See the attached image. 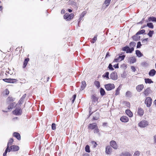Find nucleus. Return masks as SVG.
I'll list each match as a JSON object with an SVG mask.
<instances>
[{
	"label": "nucleus",
	"mask_w": 156,
	"mask_h": 156,
	"mask_svg": "<svg viewBox=\"0 0 156 156\" xmlns=\"http://www.w3.org/2000/svg\"><path fill=\"white\" fill-rule=\"evenodd\" d=\"M136 54L138 57H140L143 55V54L139 50H136Z\"/></svg>",
	"instance_id": "obj_27"
},
{
	"label": "nucleus",
	"mask_w": 156,
	"mask_h": 156,
	"mask_svg": "<svg viewBox=\"0 0 156 156\" xmlns=\"http://www.w3.org/2000/svg\"><path fill=\"white\" fill-rule=\"evenodd\" d=\"M91 98L92 99V104L94 105H96L98 102V98L95 96L92 95Z\"/></svg>",
	"instance_id": "obj_14"
},
{
	"label": "nucleus",
	"mask_w": 156,
	"mask_h": 156,
	"mask_svg": "<svg viewBox=\"0 0 156 156\" xmlns=\"http://www.w3.org/2000/svg\"><path fill=\"white\" fill-rule=\"evenodd\" d=\"M94 84L97 88H98L100 87V83L98 81H95L94 82Z\"/></svg>",
	"instance_id": "obj_35"
},
{
	"label": "nucleus",
	"mask_w": 156,
	"mask_h": 156,
	"mask_svg": "<svg viewBox=\"0 0 156 156\" xmlns=\"http://www.w3.org/2000/svg\"><path fill=\"white\" fill-rule=\"evenodd\" d=\"M139 34H136L134 36H133L132 38L133 40L135 41H138L139 40L140 37L139 36Z\"/></svg>",
	"instance_id": "obj_22"
},
{
	"label": "nucleus",
	"mask_w": 156,
	"mask_h": 156,
	"mask_svg": "<svg viewBox=\"0 0 156 156\" xmlns=\"http://www.w3.org/2000/svg\"><path fill=\"white\" fill-rule=\"evenodd\" d=\"M13 114L17 115H21L22 113V110L20 107H16V109L13 112Z\"/></svg>",
	"instance_id": "obj_2"
},
{
	"label": "nucleus",
	"mask_w": 156,
	"mask_h": 156,
	"mask_svg": "<svg viewBox=\"0 0 156 156\" xmlns=\"http://www.w3.org/2000/svg\"><path fill=\"white\" fill-rule=\"evenodd\" d=\"M85 151L89 153L90 152V147L89 145H87L86 146L85 148Z\"/></svg>",
	"instance_id": "obj_39"
},
{
	"label": "nucleus",
	"mask_w": 156,
	"mask_h": 156,
	"mask_svg": "<svg viewBox=\"0 0 156 156\" xmlns=\"http://www.w3.org/2000/svg\"><path fill=\"white\" fill-rule=\"evenodd\" d=\"M134 48L132 47L131 48H129L128 46H126L122 48V50L123 51H126V53H131L134 50Z\"/></svg>",
	"instance_id": "obj_4"
},
{
	"label": "nucleus",
	"mask_w": 156,
	"mask_h": 156,
	"mask_svg": "<svg viewBox=\"0 0 156 156\" xmlns=\"http://www.w3.org/2000/svg\"><path fill=\"white\" fill-rule=\"evenodd\" d=\"M109 72H107L105 75H103V76L105 77H106L108 79H109Z\"/></svg>",
	"instance_id": "obj_44"
},
{
	"label": "nucleus",
	"mask_w": 156,
	"mask_h": 156,
	"mask_svg": "<svg viewBox=\"0 0 156 156\" xmlns=\"http://www.w3.org/2000/svg\"><path fill=\"white\" fill-rule=\"evenodd\" d=\"M145 32V30H144L143 29L142 30L139 31L138 32H137V34H142L143 33H144Z\"/></svg>",
	"instance_id": "obj_43"
},
{
	"label": "nucleus",
	"mask_w": 156,
	"mask_h": 156,
	"mask_svg": "<svg viewBox=\"0 0 156 156\" xmlns=\"http://www.w3.org/2000/svg\"><path fill=\"white\" fill-rule=\"evenodd\" d=\"M76 97V94H74L73 95V97H72V103H73V102L74 101L75 98Z\"/></svg>",
	"instance_id": "obj_54"
},
{
	"label": "nucleus",
	"mask_w": 156,
	"mask_h": 156,
	"mask_svg": "<svg viewBox=\"0 0 156 156\" xmlns=\"http://www.w3.org/2000/svg\"><path fill=\"white\" fill-rule=\"evenodd\" d=\"M108 68L109 69L111 70H114V68L112 67V65H111V64H110L108 66Z\"/></svg>",
	"instance_id": "obj_50"
},
{
	"label": "nucleus",
	"mask_w": 156,
	"mask_h": 156,
	"mask_svg": "<svg viewBox=\"0 0 156 156\" xmlns=\"http://www.w3.org/2000/svg\"><path fill=\"white\" fill-rule=\"evenodd\" d=\"M140 151H135L133 156H140Z\"/></svg>",
	"instance_id": "obj_36"
},
{
	"label": "nucleus",
	"mask_w": 156,
	"mask_h": 156,
	"mask_svg": "<svg viewBox=\"0 0 156 156\" xmlns=\"http://www.w3.org/2000/svg\"><path fill=\"white\" fill-rule=\"evenodd\" d=\"M147 26H148L149 27L153 28H154V26L151 23H149L147 24Z\"/></svg>",
	"instance_id": "obj_38"
},
{
	"label": "nucleus",
	"mask_w": 156,
	"mask_h": 156,
	"mask_svg": "<svg viewBox=\"0 0 156 156\" xmlns=\"http://www.w3.org/2000/svg\"><path fill=\"white\" fill-rule=\"evenodd\" d=\"M148 38H147L143 39L142 41V43L144 44H145L147 43Z\"/></svg>",
	"instance_id": "obj_45"
},
{
	"label": "nucleus",
	"mask_w": 156,
	"mask_h": 156,
	"mask_svg": "<svg viewBox=\"0 0 156 156\" xmlns=\"http://www.w3.org/2000/svg\"><path fill=\"white\" fill-rule=\"evenodd\" d=\"M5 94L6 95H8V94H9V91L7 89H6L5 90Z\"/></svg>",
	"instance_id": "obj_56"
},
{
	"label": "nucleus",
	"mask_w": 156,
	"mask_h": 156,
	"mask_svg": "<svg viewBox=\"0 0 156 156\" xmlns=\"http://www.w3.org/2000/svg\"><path fill=\"white\" fill-rule=\"evenodd\" d=\"M144 88V85L143 84H140L136 87V90L138 92H141Z\"/></svg>",
	"instance_id": "obj_15"
},
{
	"label": "nucleus",
	"mask_w": 156,
	"mask_h": 156,
	"mask_svg": "<svg viewBox=\"0 0 156 156\" xmlns=\"http://www.w3.org/2000/svg\"><path fill=\"white\" fill-rule=\"evenodd\" d=\"M69 18H70V20L71 19L73 18L74 16V14L73 13H71L69 14Z\"/></svg>",
	"instance_id": "obj_57"
},
{
	"label": "nucleus",
	"mask_w": 156,
	"mask_h": 156,
	"mask_svg": "<svg viewBox=\"0 0 156 156\" xmlns=\"http://www.w3.org/2000/svg\"><path fill=\"white\" fill-rule=\"evenodd\" d=\"M145 80L146 83H153V81L151 79L145 78Z\"/></svg>",
	"instance_id": "obj_31"
},
{
	"label": "nucleus",
	"mask_w": 156,
	"mask_h": 156,
	"mask_svg": "<svg viewBox=\"0 0 156 156\" xmlns=\"http://www.w3.org/2000/svg\"><path fill=\"white\" fill-rule=\"evenodd\" d=\"M88 127L90 129H94L96 128L97 127V126L96 124L95 123H92L90 124Z\"/></svg>",
	"instance_id": "obj_26"
},
{
	"label": "nucleus",
	"mask_w": 156,
	"mask_h": 156,
	"mask_svg": "<svg viewBox=\"0 0 156 156\" xmlns=\"http://www.w3.org/2000/svg\"><path fill=\"white\" fill-rule=\"evenodd\" d=\"M13 141V139L11 138L10 140H9V141L8 143L7 144V147H8L9 148V146L11 145L12 144V143Z\"/></svg>",
	"instance_id": "obj_34"
},
{
	"label": "nucleus",
	"mask_w": 156,
	"mask_h": 156,
	"mask_svg": "<svg viewBox=\"0 0 156 156\" xmlns=\"http://www.w3.org/2000/svg\"><path fill=\"white\" fill-rule=\"evenodd\" d=\"M148 20L149 22H156V18L153 16L150 17L148 18Z\"/></svg>",
	"instance_id": "obj_29"
},
{
	"label": "nucleus",
	"mask_w": 156,
	"mask_h": 156,
	"mask_svg": "<svg viewBox=\"0 0 156 156\" xmlns=\"http://www.w3.org/2000/svg\"><path fill=\"white\" fill-rule=\"evenodd\" d=\"M97 35H96L92 39L91 43H94L97 40Z\"/></svg>",
	"instance_id": "obj_41"
},
{
	"label": "nucleus",
	"mask_w": 156,
	"mask_h": 156,
	"mask_svg": "<svg viewBox=\"0 0 156 156\" xmlns=\"http://www.w3.org/2000/svg\"><path fill=\"white\" fill-rule=\"evenodd\" d=\"M64 18L67 20H70L69 18V14L66 13L64 16Z\"/></svg>",
	"instance_id": "obj_30"
},
{
	"label": "nucleus",
	"mask_w": 156,
	"mask_h": 156,
	"mask_svg": "<svg viewBox=\"0 0 156 156\" xmlns=\"http://www.w3.org/2000/svg\"><path fill=\"white\" fill-rule=\"evenodd\" d=\"M14 136L16 137L18 140L21 139V137L20 134L17 132H14L13 134Z\"/></svg>",
	"instance_id": "obj_19"
},
{
	"label": "nucleus",
	"mask_w": 156,
	"mask_h": 156,
	"mask_svg": "<svg viewBox=\"0 0 156 156\" xmlns=\"http://www.w3.org/2000/svg\"><path fill=\"white\" fill-rule=\"evenodd\" d=\"M137 113L139 115L142 116L144 114V111L143 109L139 107L137 110Z\"/></svg>",
	"instance_id": "obj_16"
},
{
	"label": "nucleus",
	"mask_w": 156,
	"mask_h": 156,
	"mask_svg": "<svg viewBox=\"0 0 156 156\" xmlns=\"http://www.w3.org/2000/svg\"><path fill=\"white\" fill-rule=\"evenodd\" d=\"M156 72V71L154 69H152L149 72V74L150 76H153L155 75Z\"/></svg>",
	"instance_id": "obj_23"
},
{
	"label": "nucleus",
	"mask_w": 156,
	"mask_h": 156,
	"mask_svg": "<svg viewBox=\"0 0 156 156\" xmlns=\"http://www.w3.org/2000/svg\"><path fill=\"white\" fill-rule=\"evenodd\" d=\"M152 103V100L151 98L149 97L146 98L145 101V103L147 105L148 107H150Z\"/></svg>",
	"instance_id": "obj_6"
},
{
	"label": "nucleus",
	"mask_w": 156,
	"mask_h": 156,
	"mask_svg": "<svg viewBox=\"0 0 156 156\" xmlns=\"http://www.w3.org/2000/svg\"><path fill=\"white\" fill-rule=\"evenodd\" d=\"M141 46V42L140 41H139L137 42V48H139L140 47V46Z\"/></svg>",
	"instance_id": "obj_52"
},
{
	"label": "nucleus",
	"mask_w": 156,
	"mask_h": 156,
	"mask_svg": "<svg viewBox=\"0 0 156 156\" xmlns=\"http://www.w3.org/2000/svg\"><path fill=\"white\" fill-rule=\"evenodd\" d=\"M3 80L5 82L13 83L16 81V80L11 79H4Z\"/></svg>",
	"instance_id": "obj_13"
},
{
	"label": "nucleus",
	"mask_w": 156,
	"mask_h": 156,
	"mask_svg": "<svg viewBox=\"0 0 156 156\" xmlns=\"http://www.w3.org/2000/svg\"><path fill=\"white\" fill-rule=\"evenodd\" d=\"M125 112L126 114L130 117H131L133 116V114L130 110L127 109L126 110Z\"/></svg>",
	"instance_id": "obj_20"
},
{
	"label": "nucleus",
	"mask_w": 156,
	"mask_h": 156,
	"mask_svg": "<svg viewBox=\"0 0 156 156\" xmlns=\"http://www.w3.org/2000/svg\"><path fill=\"white\" fill-rule=\"evenodd\" d=\"M125 56L124 55L122 56H119L118 58H115L113 62H119L123 60L125 57Z\"/></svg>",
	"instance_id": "obj_8"
},
{
	"label": "nucleus",
	"mask_w": 156,
	"mask_h": 156,
	"mask_svg": "<svg viewBox=\"0 0 156 156\" xmlns=\"http://www.w3.org/2000/svg\"><path fill=\"white\" fill-rule=\"evenodd\" d=\"M26 96V94H24L22 96V97L20 98V99L19 101V104L20 105H21L23 102L24 99L25 98Z\"/></svg>",
	"instance_id": "obj_24"
},
{
	"label": "nucleus",
	"mask_w": 156,
	"mask_h": 156,
	"mask_svg": "<svg viewBox=\"0 0 156 156\" xmlns=\"http://www.w3.org/2000/svg\"><path fill=\"white\" fill-rule=\"evenodd\" d=\"M112 148L110 146H107L106 147L105 152L108 154H109L111 153L112 151Z\"/></svg>",
	"instance_id": "obj_18"
},
{
	"label": "nucleus",
	"mask_w": 156,
	"mask_h": 156,
	"mask_svg": "<svg viewBox=\"0 0 156 156\" xmlns=\"http://www.w3.org/2000/svg\"><path fill=\"white\" fill-rule=\"evenodd\" d=\"M154 32L153 30H150L147 35L150 37H151L154 34Z\"/></svg>",
	"instance_id": "obj_37"
},
{
	"label": "nucleus",
	"mask_w": 156,
	"mask_h": 156,
	"mask_svg": "<svg viewBox=\"0 0 156 156\" xmlns=\"http://www.w3.org/2000/svg\"><path fill=\"white\" fill-rule=\"evenodd\" d=\"M9 148L8 147H7L6 148V149L5 152L3 154V156H6V154L7 152H9Z\"/></svg>",
	"instance_id": "obj_40"
},
{
	"label": "nucleus",
	"mask_w": 156,
	"mask_h": 156,
	"mask_svg": "<svg viewBox=\"0 0 156 156\" xmlns=\"http://www.w3.org/2000/svg\"><path fill=\"white\" fill-rule=\"evenodd\" d=\"M83 156H89L88 155V154H84Z\"/></svg>",
	"instance_id": "obj_64"
},
{
	"label": "nucleus",
	"mask_w": 156,
	"mask_h": 156,
	"mask_svg": "<svg viewBox=\"0 0 156 156\" xmlns=\"http://www.w3.org/2000/svg\"><path fill=\"white\" fill-rule=\"evenodd\" d=\"M65 12V10H64L62 9V10L61 12V13H62V14L64 13Z\"/></svg>",
	"instance_id": "obj_61"
},
{
	"label": "nucleus",
	"mask_w": 156,
	"mask_h": 156,
	"mask_svg": "<svg viewBox=\"0 0 156 156\" xmlns=\"http://www.w3.org/2000/svg\"><path fill=\"white\" fill-rule=\"evenodd\" d=\"M96 116L95 117H94L93 118V119L94 120H96L98 119L99 117V114L98 113H96Z\"/></svg>",
	"instance_id": "obj_49"
},
{
	"label": "nucleus",
	"mask_w": 156,
	"mask_h": 156,
	"mask_svg": "<svg viewBox=\"0 0 156 156\" xmlns=\"http://www.w3.org/2000/svg\"><path fill=\"white\" fill-rule=\"evenodd\" d=\"M120 90V89L119 87H118L116 89V91H116L115 94V95H117L119 94Z\"/></svg>",
	"instance_id": "obj_46"
},
{
	"label": "nucleus",
	"mask_w": 156,
	"mask_h": 156,
	"mask_svg": "<svg viewBox=\"0 0 156 156\" xmlns=\"http://www.w3.org/2000/svg\"><path fill=\"white\" fill-rule=\"evenodd\" d=\"M105 87L106 90L108 91L111 90L115 88L114 84L110 83L105 84Z\"/></svg>",
	"instance_id": "obj_1"
},
{
	"label": "nucleus",
	"mask_w": 156,
	"mask_h": 156,
	"mask_svg": "<svg viewBox=\"0 0 156 156\" xmlns=\"http://www.w3.org/2000/svg\"><path fill=\"white\" fill-rule=\"evenodd\" d=\"M111 1V0H105L104 2V4L106 5V6H108Z\"/></svg>",
	"instance_id": "obj_42"
},
{
	"label": "nucleus",
	"mask_w": 156,
	"mask_h": 156,
	"mask_svg": "<svg viewBox=\"0 0 156 156\" xmlns=\"http://www.w3.org/2000/svg\"><path fill=\"white\" fill-rule=\"evenodd\" d=\"M120 120L122 122H126L129 121V119L126 116H123L121 117Z\"/></svg>",
	"instance_id": "obj_17"
},
{
	"label": "nucleus",
	"mask_w": 156,
	"mask_h": 156,
	"mask_svg": "<svg viewBox=\"0 0 156 156\" xmlns=\"http://www.w3.org/2000/svg\"><path fill=\"white\" fill-rule=\"evenodd\" d=\"M109 56V53L108 52L107 53L106 55V58L108 57V56Z\"/></svg>",
	"instance_id": "obj_62"
},
{
	"label": "nucleus",
	"mask_w": 156,
	"mask_h": 156,
	"mask_svg": "<svg viewBox=\"0 0 156 156\" xmlns=\"http://www.w3.org/2000/svg\"><path fill=\"white\" fill-rule=\"evenodd\" d=\"M29 58H26L25 59V60L23 62V68H24L26 67V66H27V64L28 62L29 61Z\"/></svg>",
	"instance_id": "obj_28"
},
{
	"label": "nucleus",
	"mask_w": 156,
	"mask_h": 156,
	"mask_svg": "<svg viewBox=\"0 0 156 156\" xmlns=\"http://www.w3.org/2000/svg\"><path fill=\"white\" fill-rule=\"evenodd\" d=\"M136 61V58L134 56H132L129 58L128 59V62H129L130 64L135 63Z\"/></svg>",
	"instance_id": "obj_11"
},
{
	"label": "nucleus",
	"mask_w": 156,
	"mask_h": 156,
	"mask_svg": "<svg viewBox=\"0 0 156 156\" xmlns=\"http://www.w3.org/2000/svg\"><path fill=\"white\" fill-rule=\"evenodd\" d=\"M148 124V122L146 120H142L139 123L138 125L140 127L144 128L147 126Z\"/></svg>",
	"instance_id": "obj_3"
},
{
	"label": "nucleus",
	"mask_w": 156,
	"mask_h": 156,
	"mask_svg": "<svg viewBox=\"0 0 156 156\" xmlns=\"http://www.w3.org/2000/svg\"><path fill=\"white\" fill-rule=\"evenodd\" d=\"M153 139L154 143L156 144V135H155L154 136Z\"/></svg>",
	"instance_id": "obj_59"
},
{
	"label": "nucleus",
	"mask_w": 156,
	"mask_h": 156,
	"mask_svg": "<svg viewBox=\"0 0 156 156\" xmlns=\"http://www.w3.org/2000/svg\"><path fill=\"white\" fill-rule=\"evenodd\" d=\"M19 147L18 146L15 145L11 146L9 150V152L11 151H18L19 150Z\"/></svg>",
	"instance_id": "obj_5"
},
{
	"label": "nucleus",
	"mask_w": 156,
	"mask_h": 156,
	"mask_svg": "<svg viewBox=\"0 0 156 156\" xmlns=\"http://www.w3.org/2000/svg\"><path fill=\"white\" fill-rule=\"evenodd\" d=\"M110 78L113 80H116L118 78V75L116 72H112L110 76Z\"/></svg>",
	"instance_id": "obj_7"
},
{
	"label": "nucleus",
	"mask_w": 156,
	"mask_h": 156,
	"mask_svg": "<svg viewBox=\"0 0 156 156\" xmlns=\"http://www.w3.org/2000/svg\"><path fill=\"white\" fill-rule=\"evenodd\" d=\"M131 92L129 91H127L126 93V97H130L131 96Z\"/></svg>",
	"instance_id": "obj_47"
},
{
	"label": "nucleus",
	"mask_w": 156,
	"mask_h": 156,
	"mask_svg": "<svg viewBox=\"0 0 156 156\" xmlns=\"http://www.w3.org/2000/svg\"><path fill=\"white\" fill-rule=\"evenodd\" d=\"M131 69L133 71V72H135L136 69L134 66H132L131 67Z\"/></svg>",
	"instance_id": "obj_55"
},
{
	"label": "nucleus",
	"mask_w": 156,
	"mask_h": 156,
	"mask_svg": "<svg viewBox=\"0 0 156 156\" xmlns=\"http://www.w3.org/2000/svg\"><path fill=\"white\" fill-rule=\"evenodd\" d=\"M14 100L13 98L12 97H9L7 99V102L8 104L12 102Z\"/></svg>",
	"instance_id": "obj_25"
},
{
	"label": "nucleus",
	"mask_w": 156,
	"mask_h": 156,
	"mask_svg": "<svg viewBox=\"0 0 156 156\" xmlns=\"http://www.w3.org/2000/svg\"><path fill=\"white\" fill-rule=\"evenodd\" d=\"M85 14V13H84V12H83V13L81 14V17L82 16L83 17L84 16V14Z\"/></svg>",
	"instance_id": "obj_63"
},
{
	"label": "nucleus",
	"mask_w": 156,
	"mask_h": 156,
	"mask_svg": "<svg viewBox=\"0 0 156 156\" xmlns=\"http://www.w3.org/2000/svg\"><path fill=\"white\" fill-rule=\"evenodd\" d=\"M94 133H97L98 132V129L97 128V127L94 130Z\"/></svg>",
	"instance_id": "obj_58"
},
{
	"label": "nucleus",
	"mask_w": 156,
	"mask_h": 156,
	"mask_svg": "<svg viewBox=\"0 0 156 156\" xmlns=\"http://www.w3.org/2000/svg\"><path fill=\"white\" fill-rule=\"evenodd\" d=\"M91 143H92V144H93L94 147H96V146L97 145V144L96 143V142H95V141H92Z\"/></svg>",
	"instance_id": "obj_51"
},
{
	"label": "nucleus",
	"mask_w": 156,
	"mask_h": 156,
	"mask_svg": "<svg viewBox=\"0 0 156 156\" xmlns=\"http://www.w3.org/2000/svg\"><path fill=\"white\" fill-rule=\"evenodd\" d=\"M115 68H119V65L118 64H117L116 65H114L113 66Z\"/></svg>",
	"instance_id": "obj_60"
},
{
	"label": "nucleus",
	"mask_w": 156,
	"mask_h": 156,
	"mask_svg": "<svg viewBox=\"0 0 156 156\" xmlns=\"http://www.w3.org/2000/svg\"><path fill=\"white\" fill-rule=\"evenodd\" d=\"M129 45L131 47H134L135 46L136 43L134 42H131L130 43Z\"/></svg>",
	"instance_id": "obj_48"
},
{
	"label": "nucleus",
	"mask_w": 156,
	"mask_h": 156,
	"mask_svg": "<svg viewBox=\"0 0 156 156\" xmlns=\"http://www.w3.org/2000/svg\"><path fill=\"white\" fill-rule=\"evenodd\" d=\"M110 145L114 149H117L118 146L116 142L114 140H112L110 142Z\"/></svg>",
	"instance_id": "obj_12"
},
{
	"label": "nucleus",
	"mask_w": 156,
	"mask_h": 156,
	"mask_svg": "<svg viewBox=\"0 0 156 156\" xmlns=\"http://www.w3.org/2000/svg\"><path fill=\"white\" fill-rule=\"evenodd\" d=\"M100 93L101 95L102 96H104L105 94L104 90L102 88H100Z\"/></svg>",
	"instance_id": "obj_32"
},
{
	"label": "nucleus",
	"mask_w": 156,
	"mask_h": 156,
	"mask_svg": "<svg viewBox=\"0 0 156 156\" xmlns=\"http://www.w3.org/2000/svg\"><path fill=\"white\" fill-rule=\"evenodd\" d=\"M81 85L80 87V90H83L86 87V83L85 81H82L81 82Z\"/></svg>",
	"instance_id": "obj_21"
},
{
	"label": "nucleus",
	"mask_w": 156,
	"mask_h": 156,
	"mask_svg": "<svg viewBox=\"0 0 156 156\" xmlns=\"http://www.w3.org/2000/svg\"><path fill=\"white\" fill-rule=\"evenodd\" d=\"M151 93V89L149 87L145 89L143 92V93L144 95L147 96L149 95V94Z\"/></svg>",
	"instance_id": "obj_9"
},
{
	"label": "nucleus",
	"mask_w": 156,
	"mask_h": 156,
	"mask_svg": "<svg viewBox=\"0 0 156 156\" xmlns=\"http://www.w3.org/2000/svg\"><path fill=\"white\" fill-rule=\"evenodd\" d=\"M52 129L54 130L55 129V123H52L51 125Z\"/></svg>",
	"instance_id": "obj_53"
},
{
	"label": "nucleus",
	"mask_w": 156,
	"mask_h": 156,
	"mask_svg": "<svg viewBox=\"0 0 156 156\" xmlns=\"http://www.w3.org/2000/svg\"><path fill=\"white\" fill-rule=\"evenodd\" d=\"M120 156H131V155L129 152H125L122 153Z\"/></svg>",
	"instance_id": "obj_33"
},
{
	"label": "nucleus",
	"mask_w": 156,
	"mask_h": 156,
	"mask_svg": "<svg viewBox=\"0 0 156 156\" xmlns=\"http://www.w3.org/2000/svg\"><path fill=\"white\" fill-rule=\"evenodd\" d=\"M16 103L14 102L11 103L8 106V108L5 111H3L4 112H7L10 111V110L13 108L15 106Z\"/></svg>",
	"instance_id": "obj_10"
}]
</instances>
